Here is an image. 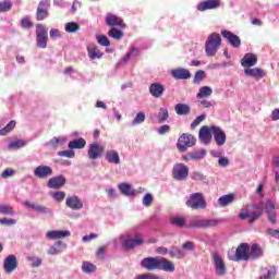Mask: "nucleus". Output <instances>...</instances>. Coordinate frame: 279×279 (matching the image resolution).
Segmentation results:
<instances>
[{"label": "nucleus", "instance_id": "f257e3e1", "mask_svg": "<svg viewBox=\"0 0 279 279\" xmlns=\"http://www.w3.org/2000/svg\"><path fill=\"white\" fill-rule=\"evenodd\" d=\"M141 267L146 269L147 271H168L169 274H173L175 271V265L172 264L171 260L161 257H145L141 262Z\"/></svg>", "mask_w": 279, "mask_h": 279}, {"label": "nucleus", "instance_id": "f03ea898", "mask_svg": "<svg viewBox=\"0 0 279 279\" xmlns=\"http://www.w3.org/2000/svg\"><path fill=\"white\" fill-rule=\"evenodd\" d=\"M221 47V35L211 33L205 43V53L209 57L217 56V51Z\"/></svg>", "mask_w": 279, "mask_h": 279}, {"label": "nucleus", "instance_id": "7ed1b4c3", "mask_svg": "<svg viewBox=\"0 0 279 279\" xmlns=\"http://www.w3.org/2000/svg\"><path fill=\"white\" fill-rule=\"evenodd\" d=\"M186 206L193 210H204L206 209V198L202 192H196L190 195V198L186 201Z\"/></svg>", "mask_w": 279, "mask_h": 279}, {"label": "nucleus", "instance_id": "20e7f679", "mask_svg": "<svg viewBox=\"0 0 279 279\" xmlns=\"http://www.w3.org/2000/svg\"><path fill=\"white\" fill-rule=\"evenodd\" d=\"M172 178L177 182H184L189 178V166L178 162L172 167Z\"/></svg>", "mask_w": 279, "mask_h": 279}, {"label": "nucleus", "instance_id": "39448f33", "mask_svg": "<svg viewBox=\"0 0 279 279\" xmlns=\"http://www.w3.org/2000/svg\"><path fill=\"white\" fill-rule=\"evenodd\" d=\"M49 29L43 24H37L36 28V43L39 49H47V40H49Z\"/></svg>", "mask_w": 279, "mask_h": 279}, {"label": "nucleus", "instance_id": "423d86ee", "mask_svg": "<svg viewBox=\"0 0 279 279\" xmlns=\"http://www.w3.org/2000/svg\"><path fill=\"white\" fill-rule=\"evenodd\" d=\"M195 143H197V138L193 136V134L183 133L178 141L177 147L179 151H186L189 147H194Z\"/></svg>", "mask_w": 279, "mask_h": 279}, {"label": "nucleus", "instance_id": "0eeeda50", "mask_svg": "<svg viewBox=\"0 0 279 279\" xmlns=\"http://www.w3.org/2000/svg\"><path fill=\"white\" fill-rule=\"evenodd\" d=\"M220 222L221 221L217 219L193 218L189 223V228H215L216 226H219Z\"/></svg>", "mask_w": 279, "mask_h": 279}, {"label": "nucleus", "instance_id": "6e6552de", "mask_svg": "<svg viewBox=\"0 0 279 279\" xmlns=\"http://www.w3.org/2000/svg\"><path fill=\"white\" fill-rule=\"evenodd\" d=\"M231 260H248L250 259V244L241 243L236 251L234 257H229Z\"/></svg>", "mask_w": 279, "mask_h": 279}, {"label": "nucleus", "instance_id": "1a4fd4ad", "mask_svg": "<svg viewBox=\"0 0 279 279\" xmlns=\"http://www.w3.org/2000/svg\"><path fill=\"white\" fill-rule=\"evenodd\" d=\"M198 140L203 145H210L213 142V125H204L198 131Z\"/></svg>", "mask_w": 279, "mask_h": 279}, {"label": "nucleus", "instance_id": "9d476101", "mask_svg": "<svg viewBox=\"0 0 279 279\" xmlns=\"http://www.w3.org/2000/svg\"><path fill=\"white\" fill-rule=\"evenodd\" d=\"M49 8H51V2L49 0H41L37 7L36 20L45 21L49 16Z\"/></svg>", "mask_w": 279, "mask_h": 279}, {"label": "nucleus", "instance_id": "9b49d317", "mask_svg": "<svg viewBox=\"0 0 279 279\" xmlns=\"http://www.w3.org/2000/svg\"><path fill=\"white\" fill-rule=\"evenodd\" d=\"M268 221L276 226L278 223V213H276V205L271 201H266L265 208H264Z\"/></svg>", "mask_w": 279, "mask_h": 279}, {"label": "nucleus", "instance_id": "f8f14e48", "mask_svg": "<svg viewBox=\"0 0 279 279\" xmlns=\"http://www.w3.org/2000/svg\"><path fill=\"white\" fill-rule=\"evenodd\" d=\"M17 267H19V259L16 258V255L11 254L4 258L3 269L5 274H14Z\"/></svg>", "mask_w": 279, "mask_h": 279}, {"label": "nucleus", "instance_id": "ddd939ff", "mask_svg": "<svg viewBox=\"0 0 279 279\" xmlns=\"http://www.w3.org/2000/svg\"><path fill=\"white\" fill-rule=\"evenodd\" d=\"M213 263L215 265L216 275L217 276H226L228 269L226 268V263H223V258L218 252L213 254Z\"/></svg>", "mask_w": 279, "mask_h": 279}, {"label": "nucleus", "instance_id": "4468645a", "mask_svg": "<svg viewBox=\"0 0 279 279\" xmlns=\"http://www.w3.org/2000/svg\"><path fill=\"white\" fill-rule=\"evenodd\" d=\"M35 178L38 180H47V178H51L53 175V168L46 165H40L34 169Z\"/></svg>", "mask_w": 279, "mask_h": 279}, {"label": "nucleus", "instance_id": "2eb2a0df", "mask_svg": "<svg viewBox=\"0 0 279 279\" xmlns=\"http://www.w3.org/2000/svg\"><path fill=\"white\" fill-rule=\"evenodd\" d=\"M123 247L126 250H134L138 245H143L145 241L141 238V234H136L134 238H121Z\"/></svg>", "mask_w": 279, "mask_h": 279}, {"label": "nucleus", "instance_id": "dca6fc26", "mask_svg": "<svg viewBox=\"0 0 279 279\" xmlns=\"http://www.w3.org/2000/svg\"><path fill=\"white\" fill-rule=\"evenodd\" d=\"M211 134L218 147H223V145H226V132L221 130L220 126L211 125Z\"/></svg>", "mask_w": 279, "mask_h": 279}, {"label": "nucleus", "instance_id": "f3484780", "mask_svg": "<svg viewBox=\"0 0 279 279\" xmlns=\"http://www.w3.org/2000/svg\"><path fill=\"white\" fill-rule=\"evenodd\" d=\"M104 151V146L99 145L98 142H95L93 144H89L87 156L89 160H97V158H101Z\"/></svg>", "mask_w": 279, "mask_h": 279}, {"label": "nucleus", "instance_id": "a211bd4d", "mask_svg": "<svg viewBox=\"0 0 279 279\" xmlns=\"http://www.w3.org/2000/svg\"><path fill=\"white\" fill-rule=\"evenodd\" d=\"M105 23L109 27H120V29H125V22H123V19H121L112 13H108L106 15Z\"/></svg>", "mask_w": 279, "mask_h": 279}, {"label": "nucleus", "instance_id": "6ab92c4d", "mask_svg": "<svg viewBox=\"0 0 279 279\" xmlns=\"http://www.w3.org/2000/svg\"><path fill=\"white\" fill-rule=\"evenodd\" d=\"M65 206L71 208V210H82V208H84V203L80 196L71 195L65 198Z\"/></svg>", "mask_w": 279, "mask_h": 279}, {"label": "nucleus", "instance_id": "aec40b11", "mask_svg": "<svg viewBox=\"0 0 279 279\" xmlns=\"http://www.w3.org/2000/svg\"><path fill=\"white\" fill-rule=\"evenodd\" d=\"M217 8H221L220 0H205L197 4L196 10L198 12H206V10H217Z\"/></svg>", "mask_w": 279, "mask_h": 279}, {"label": "nucleus", "instance_id": "412c9836", "mask_svg": "<svg viewBox=\"0 0 279 279\" xmlns=\"http://www.w3.org/2000/svg\"><path fill=\"white\" fill-rule=\"evenodd\" d=\"M221 36L226 38V40H228L231 47H234L235 49H239V47H241V38L238 37L234 33L223 29L221 31Z\"/></svg>", "mask_w": 279, "mask_h": 279}, {"label": "nucleus", "instance_id": "4be33fe9", "mask_svg": "<svg viewBox=\"0 0 279 279\" xmlns=\"http://www.w3.org/2000/svg\"><path fill=\"white\" fill-rule=\"evenodd\" d=\"M71 236V231L69 230H52L46 233V239L54 241L56 239H66Z\"/></svg>", "mask_w": 279, "mask_h": 279}, {"label": "nucleus", "instance_id": "5701e85b", "mask_svg": "<svg viewBox=\"0 0 279 279\" xmlns=\"http://www.w3.org/2000/svg\"><path fill=\"white\" fill-rule=\"evenodd\" d=\"M256 64H258V58L254 53H246L241 60V65L244 69L256 66Z\"/></svg>", "mask_w": 279, "mask_h": 279}, {"label": "nucleus", "instance_id": "b1692460", "mask_svg": "<svg viewBox=\"0 0 279 279\" xmlns=\"http://www.w3.org/2000/svg\"><path fill=\"white\" fill-rule=\"evenodd\" d=\"M24 206H26V208H32L36 213H40V215H51V213H53L51 208L38 205L36 203H29V201H26L24 203Z\"/></svg>", "mask_w": 279, "mask_h": 279}, {"label": "nucleus", "instance_id": "393cba45", "mask_svg": "<svg viewBox=\"0 0 279 279\" xmlns=\"http://www.w3.org/2000/svg\"><path fill=\"white\" fill-rule=\"evenodd\" d=\"M64 184H66V178H64V175H58V177H53L50 178L47 186L48 189H62V186H64Z\"/></svg>", "mask_w": 279, "mask_h": 279}, {"label": "nucleus", "instance_id": "a878e982", "mask_svg": "<svg viewBox=\"0 0 279 279\" xmlns=\"http://www.w3.org/2000/svg\"><path fill=\"white\" fill-rule=\"evenodd\" d=\"M170 74L174 80H191V71L184 68L174 69Z\"/></svg>", "mask_w": 279, "mask_h": 279}, {"label": "nucleus", "instance_id": "bb28decb", "mask_svg": "<svg viewBox=\"0 0 279 279\" xmlns=\"http://www.w3.org/2000/svg\"><path fill=\"white\" fill-rule=\"evenodd\" d=\"M149 93L155 99H160L165 95V86L160 83H153L149 86Z\"/></svg>", "mask_w": 279, "mask_h": 279}, {"label": "nucleus", "instance_id": "cd10ccee", "mask_svg": "<svg viewBox=\"0 0 279 279\" xmlns=\"http://www.w3.org/2000/svg\"><path fill=\"white\" fill-rule=\"evenodd\" d=\"M244 75H247V77H254L255 80H263L265 77L266 73L260 68H246L244 69Z\"/></svg>", "mask_w": 279, "mask_h": 279}, {"label": "nucleus", "instance_id": "c85d7f7f", "mask_svg": "<svg viewBox=\"0 0 279 279\" xmlns=\"http://www.w3.org/2000/svg\"><path fill=\"white\" fill-rule=\"evenodd\" d=\"M206 149L193 150L183 156V160H185L186 162H189L190 160H202L206 157Z\"/></svg>", "mask_w": 279, "mask_h": 279}, {"label": "nucleus", "instance_id": "c756f323", "mask_svg": "<svg viewBox=\"0 0 279 279\" xmlns=\"http://www.w3.org/2000/svg\"><path fill=\"white\" fill-rule=\"evenodd\" d=\"M105 160H107V162L110 165H121V157L119 156V151L114 149L106 151Z\"/></svg>", "mask_w": 279, "mask_h": 279}, {"label": "nucleus", "instance_id": "7c9ffc66", "mask_svg": "<svg viewBox=\"0 0 279 279\" xmlns=\"http://www.w3.org/2000/svg\"><path fill=\"white\" fill-rule=\"evenodd\" d=\"M141 54V49L138 47L132 46L129 48V51L125 56L120 60V64H126L131 58H136Z\"/></svg>", "mask_w": 279, "mask_h": 279}, {"label": "nucleus", "instance_id": "2f4dec72", "mask_svg": "<svg viewBox=\"0 0 279 279\" xmlns=\"http://www.w3.org/2000/svg\"><path fill=\"white\" fill-rule=\"evenodd\" d=\"M118 189L122 195L125 197H132V195H136V191L132 189V185L129 183H120Z\"/></svg>", "mask_w": 279, "mask_h": 279}, {"label": "nucleus", "instance_id": "473e14b6", "mask_svg": "<svg viewBox=\"0 0 279 279\" xmlns=\"http://www.w3.org/2000/svg\"><path fill=\"white\" fill-rule=\"evenodd\" d=\"M174 112L179 117H186L187 114H191V106L186 104H177L174 106Z\"/></svg>", "mask_w": 279, "mask_h": 279}, {"label": "nucleus", "instance_id": "72a5a7b5", "mask_svg": "<svg viewBox=\"0 0 279 279\" xmlns=\"http://www.w3.org/2000/svg\"><path fill=\"white\" fill-rule=\"evenodd\" d=\"M87 53L90 60H100V58H104V52L99 51V48H97V46H89L87 48Z\"/></svg>", "mask_w": 279, "mask_h": 279}, {"label": "nucleus", "instance_id": "f704fd0d", "mask_svg": "<svg viewBox=\"0 0 279 279\" xmlns=\"http://www.w3.org/2000/svg\"><path fill=\"white\" fill-rule=\"evenodd\" d=\"M170 223L175 228H189V225L186 223V218L180 216H174L170 218Z\"/></svg>", "mask_w": 279, "mask_h": 279}, {"label": "nucleus", "instance_id": "c9c22d12", "mask_svg": "<svg viewBox=\"0 0 279 279\" xmlns=\"http://www.w3.org/2000/svg\"><path fill=\"white\" fill-rule=\"evenodd\" d=\"M263 256V248L258 244H253L251 250L248 248V258H260Z\"/></svg>", "mask_w": 279, "mask_h": 279}, {"label": "nucleus", "instance_id": "e433bc0d", "mask_svg": "<svg viewBox=\"0 0 279 279\" xmlns=\"http://www.w3.org/2000/svg\"><path fill=\"white\" fill-rule=\"evenodd\" d=\"M69 149H84L86 147V140L80 137L78 140H74L69 142Z\"/></svg>", "mask_w": 279, "mask_h": 279}, {"label": "nucleus", "instance_id": "4c0bfd02", "mask_svg": "<svg viewBox=\"0 0 279 279\" xmlns=\"http://www.w3.org/2000/svg\"><path fill=\"white\" fill-rule=\"evenodd\" d=\"M213 95V87L210 86H203L199 88L196 98L197 99H206Z\"/></svg>", "mask_w": 279, "mask_h": 279}, {"label": "nucleus", "instance_id": "58836bf2", "mask_svg": "<svg viewBox=\"0 0 279 279\" xmlns=\"http://www.w3.org/2000/svg\"><path fill=\"white\" fill-rule=\"evenodd\" d=\"M168 254L171 258H178V259H182L184 258V256H186V253H184V251H182L178 246H172L168 252Z\"/></svg>", "mask_w": 279, "mask_h": 279}, {"label": "nucleus", "instance_id": "ea45409f", "mask_svg": "<svg viewBox=\"0 0 279 279\" xmlns=\"http://www.w3.org/2000/svg\"><path fill=\"white\" fill-rule=\"evenodd\" d=\"M278 276V267L269 266L267 272L258 277V279H275Z\"/></svg>", "mask_w": 279, "mask_h": 279}, {"label": "nucleus", "instance_id": "a19ab883", "mask_svg": "<svg viewBox=\"0 0 279 279\" xmlns=\"http://www.w3.org/2000/svg\"><path fill=\"white\" fill-rule=\"evenodd\" d=\"M109 38H113V40H121L125 36V33L118 29L117 27H111L108 32Z\"/></svg>", "mask_w": 279, "mask_h": 279}, {"label": "nucleus", "instance_id": "79ce46f5", "mask_svg": "<svg viewBox=\"0 0 279 279\" xmlns=\"http://www.w3.org/2000/svg\"><path fill=\"white\" fill-rule=\"evenodd\" d=\"M169 119V109L161 107L157 113V123H165Z\"/></svg>", "mask_w": 279, "mask_h": 279}, {"label": "nucleus", "instance_id": "37998d69", "mask_svg": "<svg viewBox=\"0 0 279 279\" xmlns=\"http://www.w3.org/2000/svg\"><path fill=\"white\" fill-rule=\"evenodd\" d=\"M234 202V194H227L218 198V204L222 208Z\"/></svg>", "mask_w": 279, "mask_h": 279}, {"label": "nucleus", "instance_id": "c03bdc74", "mask_svg": "<svg viewBox=\"0 0 279 279\" xmlns=\"http://www.w3.org/2000/svg\"><path fill=\"white\" fill-rule=\"evenodd\" d=\"M16 128V121L11 120L3 129L0 130V136H8Z\"/></svg>", "mask_w": 279, "mask_h": 279}, {"label": "nucleus", "instance_id": "a18cd8bd", "mask_svg": "<svg viewBox=\"0 0 279 279\" xmlns=\"http://www.w3.org/2000/svg\"><path fill=\"white\" fill-rule=\"evenodd\" d=\"M26 145L27 142L25 140H17L9 143V149H23Z\"/></svg>", "mask_w": 279, "mask_h": 279}, {"label": "nucleus", "instance_id": "49530a36", "mask_svg": "<svg viewBox=\"0 0 279 279\" xmlns=\"http://www.w3.org/2000/svg\"><path fill=\"white\" fill-rule=\"evenodd\" d=\"M82 269L84 274H95V271L97 270V266H95L90 262H83Z\"/></svg>", "mask_w": 279, "mask_h": 279}, {"label": "nucleus", "instance_id": "de8ad7c7", "mask_svg": "<svg viewBox=\"0 0 279 279\" xmlns=\"http://www.w3.org/2000/svg\"><path fill=\"white\" fill-rule=\"evenodd\" d=\"M65 32H68V34H75V32H80V24L75 22H68L65 24Z\"/></svg>", "mask_w": 279, "mask_h": 279}, {"label": "nucleus", "instance_id": "09e8293b", "mask_svg": "<svg viewBox=\"0 0 279 279\" xmlns=\"http://www.w3.org/2000/svg\"><path fill=\"white\" fill-rule=\"evenodd\" d=\"M58 145H64V138L62 137H53L48 143H46V147H58Z\"/></svg>", "mask_w": 279, "mask_h": 279}, {"label": "nucleus", "instance_id": "8fccbe9b", "mask_svg": "<svg viewBox=\"0 0 279 279\" xmlns=\"http://www.w3.org/2000/svg\"><path fill=\"white\" fill-rule=\"evenodd\" d=\"M28 263H31V267L36 268L43 265V259L36 255H31L27 257Z\"/></svg>", "mask_w": 279, "mask_h": 279}, {"label": "nucleus", "instance_id": "3c124183", "mask_svg": "<svg viewBox=\"0 0 279 279\" xmlns=\"http://www.w3.org/2000/svg\"><path fill=\"white\" fill-rule=\"evenodd\" d=\"M206 78V72L204 70L196 71L193 80V84H202V82Z\"/></svg>", "mask_w": 279, "mask_h": 279}, {"label": "nucleus", "instance_id": "603ef678", "mask_svg": "<svg viewBox=\"0 0 279 279\" xmlns=\"http://www.w3.org/2000/svg\"><path fill=\"white\" fill-rule=\"evenodd\" d=\"M0 215H9L10 217H12V215H14L12 205L1 204L0 205Z\"/></svg>", "mask_w": 279, "mask_h": 279}, {"label": "nucleus", "instance_id": "864d4df0", "mask_svg": "<svg viewBox=\"0 0 279 279\" xmlns=\"http://www.w3.org/2000/svg\"><path fill=\"white\" fill-rule=\"evenodd\" d=\"M50 195L54 202H64V197H66V193L63 191L52 192Z\"/></svg>", "mask_w": 279, "mask_h": 279}, {"label": "nucleus", "instance_id": "5fc2aeb1", "mask_svg": "<svg viewBox=\"0 0 279 279\" xmlns=\"http://www.w3.org/2000/svg\"><path fill=\"white\" fill-rule=\"evenodd\" d=\"M145 113L144 112H138L134 120L131 122V125H141V123H145Z\"/></svg>", "mask_w": 279, "mask_h": 279}, {"label": "nucleus", "instance_id": "6e6d98bb", "mask_svg": "<svg viewBox=\"0 0 279 279\" xmlns=\"http://www.w3.org/2000/svg\"><path fill=\"white\" fill-rule=\"evenodd\" d=\"M153 202H154V195H151V193H147L144 195L142 204L146 208H149V206H151Z\"/></svg>", "mask_w": 279, "mask_h": 279}, {"label": "nucleus", "instance_id": "4d7b16f0", "mask_svg": "<svg viewBox=\"0 0 279 279\" xmlns=\"http://www.w3.org/2000/svg\"><path fill=\"white\" fill-rule=\"evenodd\" d=\"M191 178L192 180H195V182H207L208 180L204 173L197 171L193 172Z\"/></svg>", "mask_w": 279, "mask_h": 279}, {"label": "nucleus", "instance_id": "13d9d810", "mask_svg": "<svg viewBox=\"0 0 279 279\" xmlns=\"http://www.w3.org/2000/svg\"><path fill=\"white\" fill-rule=\"evenodd\" d=\"M97 43L101 45V47H110V39L106 35H97Z\"/></svg>", "mask_w": 279, "mask_h": 279}, {"label": "nucleus", "instance_id": "bf43d9fd", "mask_svg": "<svg viewBox=\"0 0 279 279\" xmlns=\"http://www.w3.org/2000/svg\"><path fill=\"white\" fill-rule=\"evenodd\" d=\"M10 10H12V1L4 0L0 2V12H10Z\"/></svg>", "mask_w": 279, "mask_h": 279}, {"label": "nucleus", "instance_id": "052dcab7", "mask_svg": "<svg viewBox=\"0 0 279 279\" xmlns=\"http://www.w3.org/2000/svg\"><path fill=\"white\" fill-rule=\"evenodd\" d=\"M58 156H61V158H75V151L70 148L69 150L59 151Z\"/></svg>", "mask_w": 279, "mask_h": 279}, {"label": "nucleus", "instance_id": "680f3d73", "mask_svg": "<svg viewBox=\"0 0 279 279\" xmlns=\"http://www.w3.org/2000/svg\"><path fill=\"white\" fill-rule=\"evenodd\" d=\"M157 132L159 136H165V134H169L171 132V126H169L168 124H163L158 128Z\"/></svg>", "mask_w": 279, "mask_h": 279}, {"label": "nucleus", "instance_id": "e2e57ef3", "mask_svg": "<svg viewBox=\"0 0 279 279\" xmlns=\"http://www.w3.org/2000/svg\"><path fill=\"white\" fill-rule=\"evenodd\" d=\"M206 120V116L205 114H201L198 116L192 123H191V130H195V128H197V125H199V123H202V121Z\"/></svg>", "mask_w": 279, "mask_h": 279}, {"label": "nucleus", "instance_id": "0e129e2a", "mask_svg": "<svg viewBox=\"0 0 279 279\" xmlns=\"http://www.w3.org/2000/svg\"><path fill=\"white\" fill-rule=\"evenodd\" d=\"M21 25H22L23 29H29V27L34 26V23H32L29 17L26 16L21 20Z\"/></svg>", "mask_w": 279, "mask_h": 279}, {"label": "nucleus", "instance_id": "69168bd1", "mask_svg": "<svg viewBox=\"0 0 279 279\" xmlns=\"http://www.w3.org/2000/svg\"><path fill=\"white\" fill-rule=\"evenodd\" d=\"M61 253H62V251L60 248H58V246L56 244L50 246V248L47 252V254L49 256H56V255L61 254Z\"/></svg>", "mask_w": 279, "mask_h": 279}, {"label": "nucleus", "instance_id": "338daca9", "mask_svg": "<svg viewBox=\"0 0 279 279\" xmlns=\"http://www.w3.org/2000/svg\"><path fill=\"white\" fill-rule=\"evenodd\" d=\"M182 250H185L186 252H193L195 251V243L187 241L182 244Z\"/></svg>", "mask_w": 279, "mask_h": 279}, {"label": "nucleus", "instance_id": "774afa93", "mask_svg": "<svg viewBox=\"0 0 279 279\" xmlns=\"http://www.w3.org/2000/svg\"><path fill=\"white\" fill-rule=\"evenodd\" d=\"M266 233H268L269 236H272L274 239L279 240V230L278 229H267Z\"/></svg>", "mask_w": 279, "mask_h": 279}]
</instances>
